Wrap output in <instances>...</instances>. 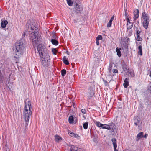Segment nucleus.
<instances>
[{"mask_svg":"<svg viewBox=\"0 0 151 151\" xmlns=\"http://www.w3.org/2000/svg\"><path fill=\"white\" fill-rule=\"evenodd\" d=\"M42 64L45 67H47L50 64V57L48 53H46L40 57Z\"/></svg>","mask_w":151,"mask_h":151,"instance_id":"4","label":"nucleus"},{"mask_svg":"<svg viewBox=\"0 0 151 151\" xmlns=\"http://www.w3.org/2000/svg\"><path fill=\"white\" fill-rule=\"evenodd\" d=\"M139 44H140V45H139V46H138V49L139 50L138 52V54L140 55H142V45H141V42H139V43L137 42H136V45L137 46H138V45Z\"/></svg>","mask_w":151,"mask_h":151,"instance_id":"10","label":"nucleus"},{"mask_svg":"<svg viewBox=\"0 0 151 151\" xmlns=\"http://www.w3.org/2000/svg\"><path fill=\"white\" fill-rule=\"evenodd\" d=\"M114 16H113L111 18V19H110L111 20H112V21H113V20H114Z\"/></svg>","mask_w":151,"mask_h":151,"instance_id":"43","label":"nucleus"},{"mask_svg":"<svg viewBox=\"0 0 151 151\" xmlns=\"http://www.w3.org/2000/svg\"><path fill=\"white\" fill-rule=\"evenodd\" d=\"M52 52L53 54L54 55H56V52H57V50L55 48H53L52 49Z\"/></svg>","mask_w":151,"mask_h":151,"instance_id":"34","label":"nucleus"},{"mask_svg":"<svg viewBox=\"0 0 151 151\" xmlns=\"http://www.w3.org/2000/svg\"><path fill=\"white\" fill-rule=\"evenodd\" d=\"M63 62L66 65H68L69 64V62L66 60V57L65 56L62 59Z\"/></svg>","mask_w":151,"mask_h":151,"instance_id":"22","label":"nucleus"},{"mask_svg":"<svg viewBox=\"0 0 151 151\" xmlns=\"http://www.w3.org/2000/svg\"><path fill=\"white\" fill-rule=\"evenodd\" d=\"M141 123V122L140 121V118H137V120H135V122H134V124L136 126H137Z\"/></svg>","mask_w":151,"mask_h":151,"instance_id":"21","label":"nucleus"},{"mask_svg":"<svg viewBox=\"0 0 151 151\" xmlns=\"http://www.w3.org/2000/svg\"><path fill=\"white\" fill-rule=\"evenodd\" d=\"M142 17L143 19L142 24L144 27L147 29L148 27L150 20V18L148 14L145 12L142 13Z\"/></svg>","mask_w":151,"mask_h":151,"instance_id":"5","label":"nucleus"},{"mask_svg":"<svg viewBox=\"0 0 151 151\" xmlns=\"http://www.w3.org/2000/svg\"><path fill=\"white\" fill-rule=\"evenodd\" d=\"M121 48H119L118 47H117L116 49V52H117V54L119 57H120L121 55Z\"/></svg>","mask_w":151,"mask_h":151,"instance_id":"17","label":"nucleus"},{"mask_svg":"<svg viewBox=\"0 0 151 151\" xmlns=\"http://www.w3.org/2000/svg\"><path fill=\"white\" fill-rule=\"evenodd\" d=\"M95 124L97 126L101 128L102 126V125H103V124H102L100 122H99L97 121H96L95 122Z\"/></svg>","mask_w":151,"mask_h":151,"instance_id":"27","label":"nucleus"},{"mask_svg":"<svg viewBox=\"0 0 151 151\" xmlns=\"http://www.w3.org/2000/svg\"><path fill=\"white\" fill-rule=\"evenodd\" d=\"M31 102L28 100L27 102H25V105L23 111V114L25 117V120L26 122H28L32 112Z\"/></svg>","mask_w":151,"mask_h":151,"instance_id":"3","label":"nucleus"},{"mask_svg":"<svg viewBox=\"0 0 151 151\" xmlns=\"http://www.w3.org/2000/svg\"><path fill=\"white\" fill-rule=\"evenodd\" d=\"M104 82L105 84V85L107 86V85H108L107 82L105 80H104Z\"/></svg>","mask_w":151,"mask_h":151,"instance_id":"42","label":"nucleus"},{"mask_svg":"<svg viewBox=\"0 0 151 151\" xmlns=\"http://www.w3.org/2000/svg\"><path fill=\"white\" fill-rule=\"evenodd\" d=\"M113 72L114 73H118V70L116 69H113Z\"/></svg>","mask_w":151,"mask_h":151,"instance_id":"38","label":"nucleus"},{"mask_svg":"<svg viewBox=\"0 0 151 151\" xmlns=\"http://www.w3.org/2000/svg\"><path fill=\"white\" fill-rule=\"evenodd\" d=\"M81 112L83 114H86V111L85 109H82L81 110Z\"/></svg>","mask_w":151,"mask_h":151,"instance_id":"35","label":"nucleus"},{"mask_svg":"<svg viewBox=\"0 0 151 151\" xmlns=\"http://www.w3.org/2000/svg\"><path fill=\"white\" fill-rule=\"evenodd\" d=\"M88 93L90 97H92L94 93V90L92 88H90L88 90Z\"/></svg>","mask_w":151,"mask_h":151,"instance_id":"12","label":"nucleus"},{"mask_svg":"<svg viewBox=\"0 0 151 151\" xmlns=\"http://www.w3.org/2000/svg\"><path fill=\"white\" fill-rule=\"evenodd\" d=\"M69 122L70 123H73L74 119L73 116H70L69 117L68 119Z\"/></svg>","mask_w":151,"mask_h":151,"instance_id":"24","label":"nucleus"},{"mask_svg":"<svg viewBox=\"0 0 151 151\" xmlns=\"http://www.w3.org/2000/svg\"><path fill=\"white\" fill-rule=\"evenodd\" d=\"M66 70L65 69H63L61 71V75L62 76H64L66 74Z\"/></svg>","mask_w":151,"mask_h":151,"instance_id":"29","label":"nucleus"},{"mask_svg":"<svg viewBox=\"0 0 151 151\" xmlns=\"http://www.w3.org/2000/svg\"><path fill=\"white\" fill-rule=\"evenodd\" d=\"M136 40L138 41H141L142 39L140 37V34L136 35V37H135Z\"/></svg>","mask_w":151,"mask_h":151,"instance_id":"25","label":"nucleus"},{"mask_svg":"<svg viewBox=\"0 0 151 151\" xmlns=\"http://www.w3.org/2000/svg\"><path fill=\"white\" fill-rule=\"evenodd\" d=\"M143 132H141L138 134L137 136V138L138 139L137 140L138 141L139 139L143 137Z\"/></svg>","mask_w":151,"mask_h":151,"instance_id":"16","label":"nucleus"},{"mask_svg":"<svg viewBox=\"0 0 151 151\" xmlns=\"http://www.w3.org/2000/svg\"><path fill=\"white\" fill-rule=\"evenodd\" d=\"M128 81V79L127 78H126L124 80L123 86L125 88H127L129 86V82Z\"/></svg>","mask_w":151,"mask_h":151,"instance_id":"15","label":"nucleus"},{"mask_svg":"<svg viewBox=\"0 0 151 151\" xmlns=\"http://www.w3.org/2000/svg\"><path fill=\"white\" fill-rule=\"evenodd\" d=\"M116 126L113 123H110L109 124H103L101 128L103 129H106L109 130H111L114 133L117 132L116 129L115 127Z\"/></svg>","mask_w":151,"mask_h":151,"instance_id":"7","label":"nucleus"},{"mask_svg":"<svg viewBox=\"0 0 151 151\" xmlns=\"http://www.w3.org/2000/svg\"><path fill=\"white\" fill-rule=\"evenodd\" d=\"M66 1L68 4L69 6H71L72 5L73 3L71 0H66Z\"/></svg>","mask_w":151,"mask_h":151,"instance_id":"30","label":"nucleus"},{"mask_svg":"<svg viewBox=\"0 0 151 151\" xmlns=\"http://www.w3.org/2000/svg\"><path fill=\"white\" fill-rule=\"evenodd\" d=\"M55 142H59L62 140V138L60 136L58 135H55Z\"/></svg>","mask_w":151,"mask_h":151,"instance_id":"13","label":"nucleus"},{"mask_svg":"<svg viewBox=\"0 0 151 151\" xmlns=\"http://www.w3.org/2000/svg\"><path fill=\"white\" fill-rule=\"evenodd\" d=\"M112 23L111 22H109L107 24V27H110L111 26Z\"/></svg>","mask_w":151,"mask_h":151,"instance_id":"36","label":"nucleus"},{"mask_svg":"<svg viewBox=\"0 0 151 151\" xmlns=\"http://www.w3.org/2000/svg\"><path fill=\"white\" fill-rule=\"evenodd\" d=\"M28 31L31 32L30 34L29 39L32 42L34 46H36L39 43L40 36L37 28L35 27V24H30L28 27Z\"/></svg>","mask_w":151,"mask_h":151,"instance_id":"1","label":"nucleus"},{"mask_svg":"<svg viewBox=\"0 0 151 151\" xmlns=\"http://www.w3.org/2000/svg\"><path fill=\"white\" fill-rule=\"evenodd\" d=\"M8 23V22L6 20L2 21L1 23V27L3 28L5 27Z\"/></svg>","mask_w":151,"mask_h":151,"instance_id":"18","label":"nucleus"},{"mask_svg":"<svg viewBox=\"0 0 151 151\" xmlns=\"http://www.w3.org/2000/svg\"><path fill=\"white\" fill-rule=\"evenodd\" d=\"M126 75L129 76H133L134 75V73L133 71H129L128 73H126Z\"/></svg>","mask_w":151,"mask_h":151,"instance_id":"23","label":"nucleus"},{"mask_svg":"<svg viewBox=\"0 0 151 151\" xmlns=\"http://www.w3.org/2000/svg\"><path fill=\"white\" fill-rule=\"evenodd\" d=\"M3 77L1 71L0 70V83H1L2 81Z\"/></svg>","mask_w":151,"mask_h":151,"instance_id":"32","label":"nucleus"},{"mask_svg":"<svg viewBox=\"0 0 151 151\" xmlns=\"http://www.w3.org/2000/svg\"><path fill=\"white\" fill-rule=\"evenodd\" d=\"M68 134L69 135H70V136L72 137H74L75 136H76V134L73 132H68Z\"/></svg>","mask_w":151,"mask_h":151,"instance_id":"31","label":"nucleus"},{"mask_svg":"<svg viewBox=\"0 0 151 151\" xmlns=\"http://www.w3.org/2000/svg\"><path fill=\"white\" fill-rule=\"evenodd\" d=\"M112 65L111 64H110L108 69V74L109 75H111V70L112 69Z\"/></svg>","mask_w":151,"mask_h":151,"instance_id":"20","label":"nucleus"},{"mask_svg":"<svg viewBox=\"0 0 151 151\" xmlns=\"http://www.w3.org/2000/svg\"><path fill=\"white\" fill-rule=\"evenodd\" d=\"M111 140L113 145L114 151H118V150L116 149L117 145L116 139L115 138H114L111 139Z\"/></svg>","mask_w":151,"mask_h":151,"instance_id":"9","label":"nucleus"},{"mask_svg":"<svg viewBox=\"0 0 151 151\" xmlns=\"http://www.w3.org/2000/svg\"><path fill=\"white\" fill-rule=\"evenodd\" d=\"M122 67L124 71L125 72V73H128L129 72V69L127 67L126 65L125 64H123L122 65Z\"/></svg>","mask_w":151,"mask_h":151,"instance_id":"14","label":"nucleus"},{"mask_svg":"<svg viewBox=\"0 0 151 151\" xmlns=\"http://www.w3.org/2000/svg\"><path fill=\"white\" fill-rule=\"evenodd\" d=\"M88 123L87 122L84 123L83 124V127L84 129H86L88 128Z\"/></svg>","mask_w":151,"mask_h":151,"instance_id":"28","label":"nucleus"},{"mask_svg":"<svg viewBox=\"0 0 151 151\" xmlns=\"http://www.w3.org/2000/svg\"><path fill=\"white\" fill-rule=\"evenodd\" d=\"M37 50L40 57L43 56L46 53H48L47 50L45 46L42 44H39L38 45Z\"/></svg>","mask_w":151,"mask_h":151,"instance_id":"6","label":"nucleus"},{"mask_svg":"<svg viewBox=\"0 0 151 151\" xmlns=\"http://www.w3.org/2000/svg\"><path fill=\"white\" fill-rule=\"evenodd\" d=\"M139 10L138 9H136L134 10L133 12V19L134 21L136 20L139 17Z\"/></svg>","mask_w":151,"mask_h":151,"instance_id":"8","label":"nucleus"},{"mask_svg":"<svg viewBox=\"0 0 151 151\" xmlns=\"http://www.w3.org/2000/svg\"><path fill=\"white\" fill-rule=\"evenodd\" d=\"M147 136H148L147 134V133H146L145 134V135H144V138H146L147 137Z\"/></svg>","mask_w":151,"mask_h":151,"instance_id":"40","label":"nucleus"},{"mask_svg":"<svg viewBox=\"0 0 151 151\" xmlns=\"http://www.w3.org/2000/svg\"><path fill=\"white\" fill-rule=\"evenodd\" d=\"M15 55L14 58L16 60H18L19 58L23 54L24 52L25 45L23 44L22 42H19L16 44Z\"/></svg>","mask_w":151,"mask_h":151,"instance_id":"2","label":"nucleus"},{"mask_svg":"<svg viewBox=\"0 0 151 151\" xmlns=\"http://www.w3.org/2000/svg\"><path fill=\"white\" fill-rule=\"evenodd\" d=\"M112 20H111V19H110V20H109V22H111V23H112Z\"/></svg>","mask_w":151,"mask_h":151,"instance_id":"44","label":"nucleus"},{"mask_svg":"<svg viewBox=\"0 0 151 151\" xmlns=\"http://www.w3.org/2000/svg\"><path fill=\"white\" fill-rule=\"evenodd\" d=\"M52 43L55 45H57L58 44V41L54 39H52L51 40Z\"/></svg>","mask_w":151,"mask_h":151,"instance_id":"19","label":"nucleus"},{"mask_svg":"<svg viewBox=\"0 0 151 151\" xmlns=\"http://www.w3.org/2000/svg\"><path fill=\"white\" fill-rule=\"evenodd\" d=\"M140 31H139V30H137L136 31V35L137 34H139L140 33Z\"/></svg>","mask_w":151,"mask_h":151,"instance_id":"41","label":"nucleus"},{"mask_svg":"<svg viewBox=\"0 0 151 151\" xmlns=\"http://www.w3.org/2000/svg\"><path fill=\"white\" fill-rule=\"evenodd\" d=\"M102 39V37L101 35H99L96 37V40H99Z\"/></svg>","mask_w":151,"mask_h":151,"instance_id":"33","label":"nucleus"},{"mask_svg":"<svg viewBox=\"0 0 151 151\" xmlns=\"http://www.w3.org/2000/svg\"><path fill=\"white\" fill-rule=\"evenodd\" d=\"M126 19L127 20V27L128 29H129L132 28L133 27L132 23L130 22V20L129 18H127Z\"/></svg>","mask_w":151,"mask_h":151,"instance_id":"11","label":"nucleus"},{"mask_svg":"<svg viewBox=\"0 0 151 151\" xmlns=\"http://www.w3.org/2000/svg\"><path fill=\"white\" fill-rule=\"evenodd\" d=\"M96 44L97 45H99V40H96Z\"/></svg>","mask_w":151,"mask_h":151,"instance_id":"39","label":"nucleus"},{"mask_svg":"<svg viewBox=\"0 0 151 151\" xmlns=\"http://www.w3.org/2000/svg\"><path fill=\"white\" fill-rule=\"evenodd\" d=\"M74 137L78 139H80V137L78 135L76 134V136Z\"/></svg>","mask_w":151,"mask_h":151,"instance_id":"37","label":"nucleus"},{"mask_svg":"<svg viewBox=\"0 0 151 151\" xmlns=\"http://www.w3.org/2000/svg\"><path fill=\"white\" fill-rule=\"evenodd\" d=\"M76 10L77 12H80L82 10V7L80 6H78V7H76Z\"/></svg>","mask_w":151,"mask_h":151,"instance_id":"26","label":"nucleus"}]
</instances>
